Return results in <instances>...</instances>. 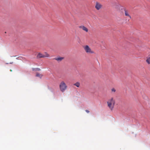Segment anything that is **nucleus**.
I'll use <instances>...</instances> for the list:
<instances>
[{
    "mask_svg": "<svg viewBox=\"0 0 150 150\" xmlns=\"http://www.w3.org/2000/svg\"><path fill=\"white\" fill-rule=\"evenodd\" d=\"M49 57V54L46 52H45L44 54L39 53L37 56V58H44L45 57Z\"/></svg>",
    "mask_w": 150,
    "mask_h": 150,
    "instance_id": "4",
    "label": "nucleus"
},
{
    "mask_svg": "<svg viewBox=\"0 0 150 150\" xmlns=\"http://www.w3.org/2000/svg\"><path fill=\"white\" fill-rule=\"evenodd\" d=\"M102 7V4L98 2L96 3L95 7L97 10H100Z\"/></svg>",
    "mask_w": 150,
    "mask_h": 150,
    "instance_id": "5",
    "label": "nucleus"
},
{
    "mask_svg": "<svg viewBox=\"0 0 150 150\" xmlns=\"http://www.w3.org/2000/svg\"><path fill=\"white\" fill-rule=\"evenodd\" d=\"M59 89L62 92H64L67 88V86L64 81H62L59 85Z\"/></svg>",
    "mask_w": 150,
    "mask_h": 150,
    "instance_id": "2",
    "label": "nucleus"
},
{
    "mask_svg": "<svg viewBox=\"0 0 150 150\" xmlns=\"http://www.w3.org/2000/svg\"><path fill=\"white\" fill-rule=\"evenodd\" d=\"M36 76L37 77H39L40 78H41L42 76V75L38 72L36 73Z\"/></svg>",
    "mask_w": 150,
    "mask_h": 150,
    "instance_id": "10",
    "label": "nucleus"
},
{
    "mask_svg": "<svg viewBox=\"0 0 150 150\" xmlns=\"http://www.w3.org/2000/svg\"><path fill=\"white\" fill-rule=\"evenodd\" d=\"M112 92H115L116 91V90L114 88H112L111 90Z\"/></svg>",
    "mask_w": 150,
    "mask_h": 150,
    "instance_id": "13",
    "label": "nucleus"
},
{
    "mask_svg": "<svg viewBox=\"0 0 150 150\" xmlns=\"http://www.w3.org/2000/svg\"><path fill=\"white\" fill-rule=\"evenodd\" d=\"M64 59L63 57H59L57 58H55L54 59L56 60L57 61L60 62Z\"/></svg>",
    "mask_w": 150,
    "mask_h": 150,
    "instance_id": "9",
    "label": "nucleus"
},
{
    "mask_svg": "<svg viewBox=\"0 0 150 150\" xmlns=\"http://www.w3.org/2000/svg\"><path fill=\"white\" fill-rule=\"evenodd\" d=\"M146 61L148 64H150V57L147 58Z\"/></svg>",
    "mask_w": 150,
    "mask_h": 150,
    "instance_id": "12",
    "label": "nucleus"
},
{
    "mask_svg": "<svg viewBox=\"0 0 150 150\" xmlns=\"http://www.w3.org/2000/svg\"><path fill=\"white\" fill-rule=\"evenodd\" d=\"M74 85L76 86L77 87H79L80 86V83L79 82H77L76 83H74Z\"/></svg>",
    "mask_w": 150,
    "mask_h": 150,
    "instance_id": "11",
    "label": "nucleus"
},
{
    "mask_svg": "<svg viewBox=\"0 0 150 150\" xmlns=\"http://www.w3.org/2000/svg\"><path fill=\"white\" fill-rule=\"evenodd\" d=\"M79 28L82 29L83 30L87 32L88 31V29L83 25H81L79 27Z\"/></svg>",
    "mask_w": 150,
    "mask_h": 150,
    "instance_id": "6",
    "label": "nucleus"
},
{
    "mask_svg": "<svg viewBox=\"0 0 150 150\" xmlns=\"http://www.w3.org/2000/svg\"><path fill=\"white\" fill-rule=\"evenodd\" d=\"M11 71H12V70H11Z\"/></svg>",
    "mask_w": 150,
    "mask_h": 150,
    "instance_id": "16",
    "label": "nucleus"
},
{
    "mask_svg": "<svg viewBox=\"0 0 150 150\" xmlns=\"http://www.w3.org/2000/svg\"><path fill=\"white\" fill-rule=\"evenodd\" d=\"M124 11H125V16H126L129 17V18L130 19H131V17L129 15L128 11H127L125 9Z\"/></svg>",
    "mask_w": 150,
    "mask_h": 150,
    "instance_id": "8",
    "label": "nucleus"
},
{
    "mask_svg": "<svg viewBox=\"0 0 150 150\" xmlns=\"http://www.w3.org/2000/svg\"><path fill=\"white\" fill-rule=\"evenodd\" d=\"M85 51L87 53L94 54V52L93 51L90 47L88 45L83 46Z\"/></svg>",
    "mask_w": 150,
    "mask_h": 150,
    "instance_id": "3",
    "label": "nucleus"
},
{
    "mask_svg": "<svg viewBox=\"0 0 150 150\" xmlns=\"http://www.w3.org/2000/svg\"><path fill=\"white\" fill-rule=\"evenodd\" d=\"M121 6L120 4H117L115 6V9L117 10V11H119L120 10V9L121 8Z\"/></svg>",
    "mask_w": 150,
    "mask_h": 150,
    "instance_id": "7",
    "label": "nucleus"
},
{
    "mask_svg": "<svg viewBox=\"0 0 150 150\" xmlns=\"http://www.w3.org/2000/svg\"><path fill=\"white\" fill-rule=\"evenodd\" d=\"M115 100L113 97L109 99L107 102L108 106L111 110H112L115 104Z\"/></svg>",
    "mask_w": 150,
    "mask_h": 150,
    "instance_id": "1",
    "label": "nucleus"
},
{
    "mask_svg": "<svg viewBox=\"0 0 150 150\" xmlns=\"http://www.w3.org/2000/svg\"><path fill=\"white\" fill-rule=\"evenodd\" d=\"M36 70H37V71H40V69H39V68H37V69H36Z\"/></svg>",
    "mask_w": 150,
    "mask_h": 150,
    "instance_id": "14",
    "label": "nucleus"
},
{
    "mask_svg": "<svg viewBox=\"0 0 150 150\" xmlns=\"http://www.w3.org/2000/svg\"><path fill=\"white\" fill-rule=\"evenodd\" d=\"M86 111L88 113L89 112V111L88 110H86Z\"/></svg>",
    "mask_w": 150,
    "mask_h": 150,
    "instance_id": "15",
    "label": "nucleus"
}]
</instances>
